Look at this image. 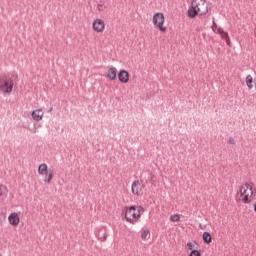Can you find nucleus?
Here are the masks:
<instances>
[{"label":"nucleus","mask_w":256,"mask_h":256,"mask_svg":"<svg viewBox=\"0 0 256 256\" xmlns=\"http://www.w3.org/2000/svg\"><path fill=\"white\" fill-rule=\"evenodd\" d=\"M255 196L256 188H254L253 183L244 182L239 186L237 190V200L242 204H251Z\"/></svg>","instance_id":"1"},{"label":"nucleus","mask_w":256,"mask_h":256,"mask_svg":"<svg viewBox=\"0 0 256 256\" xmlns=\"http://www.w3.org/2000/svg\"><path fill=\"white\" fill-rule=\"evenodd\" d=\"M145 210L140 205L125 207L124 215L127 223L135 225L141 219Z\"/></svg>","instance_id":"2"},{"label":"nucleus","mask_w":256,"mask_h":256,"mask_svg":"<svg viewBox=\"0 0 256 256\" xmlns=\"http://www.w3.org/2000/svg\"><path fill=\"white\" fill-rule=\"evenodd\" d=\"M208 13V4L206 0H193L188 9V17L194 19L197 16H204Z\"/></svg>","instance_id":"3"},{"label":"nucleus","mask_w":256,"mask_h":256,"mask_svg":"<svg viewBox=\"0 0 256 256\" xmlns=\"http://www.w3.org/2000/svg\"><path fill=\"white\" fill-rule=\"evenodd\" d=\"M38 175L40 177H43V181L45 184H51L54 177V171L51 168L48 169L47 164L42 163L38 166Z\"/></svg>","instance_id":"4"},{"label":"nucleus","mask_w":256,"mask_h":256,"mask_svg":"<svg viewBox=\"0 0 256 256\" xmlns=\"http://www.w3.org/2000/svg\"><path fill=\"white\" fill-rule=\"evenodd\" d=\"M15 82L7 76L0 77V91L1 93H6L7 95L13 92V87Z\"/></svg>","instance_id":"5"},{"label":"nucleus","mask_w":256,"mask_h":256,"mask_svg":"<svg viewBox=\"0 0 256 256\" xmlns=\"http://www.w3.org/2000/svg\"><path fill=\"white\" fill-rule=\"evenodd\" d=\"M153 25L159 29L160 32L165 33L167 31V27L165 26V16L161 12H157L153 15L152 18Z\"/></svg>","instance_id":"6"},{"label":"nucleus","mask_w":256,"mask_h":256,"mask_svg":"<svg viewBox=\"0 0 256 256\" xmlns=\"http://www.w3.org/2000/svg\"><path fill=\"white\" fill-rule=\"evenodd\" d=\"M106 24L102 18H96L92 22V29L95 33H103L105 30Z\"/></svg>","instance_id":"7"},{"label":"nucleus","mask_w":256,"mask_h":256,"mask_svg":"<svg viewBox=\"0 0 256 256\" xmlns=\"http://www.w3.org/2000/svg\"><path fill=\"white\" fill-rule=\"evenodd\" d=\"M8 223L11 227L17 228L20 224V212H11L8 216Z\"/></svg>","instance_id":"8"},{"label":"nucleus","mask_w":256,"mask_h":256,"mask_svg":"<svg viewBox=\"0 0 256 256\" xmlns=\"http://www.w3.org/2000/svg\"><path fill=\"white\" fill-rule=\"evenodd\" d=\"M144 190V185L141 181L136 180L132 183V193L135 196H142Z\"/></svg>","instance_id":"9"},{"label":"nucleus","mask_w":256,"mask_h":256,"mask_svg":"<svg viewBox=\"0 0 256 256\" xmlns=\"http://www.w3.org/2000/svg\"><path fill=\"white\" fill-rule=\"evenodd\" d=\"M108 81H115L117 77V69L113 66H109L106 72Z\"/></svg>","instance_id":"10"},{"label":"nucleus","mask_w":256,"mask_h":256,"mask_svg":"<svg viewBox=\"0 0 256 256\" xmlns=\"http://www.w3.org/2000/svg\"><path fill=\"white\" fill-rule=\"evenodd\" d=\"M118 79H119L120 83H128V81L130 79V75L126 70L121 69L118 73Z\"/></svg>","instance_id":"11"},{"label":"nucleus","mask_w":256,"mask_h":256,"mask_svg":"<svg viewBox=\"0 0 256 256\" xmlns=\"http://www.w3.org/2000/svg\"><path fill=\"white\" fill-rule=\"evenodd\" d=\"M32 118L34 119V121H42L43 117H44V113L42 111V109H36L32 112Z\"/></svg>","instance_id":"12"},{"label":"nucleus","mask_w":256,"mask_h":256,"mask_svg":"<svg viewBox=\"0 0 256 256\" xmlns=\"http://www.w3.org/2000/svg\"><path fill=\"white\" fill-rule=\"evenodd\" d=\"M245 82H246V85H247L248 89H253L254 80H253V77L251 75H248L246 77Z\"/></svg>","instance_id":"13"},{"label":"nucleus","mask_w":256,"mask_h":256,"mask_svg":"<svg viewBox=\"0 0 256 256\" xmlns=\"http://www.w3.org/2000/svg\"><path fill=\"white\" fill-rule=\"evenodd\" d=\"M180 220H181L180 214H173L170 216V222H172V223H179Z\"/></svg>","instance_id":"14"},{"label":"nucleus","mask_w":256,"mask_h":256,"mask_svg":"<svg viewBox=\"0 0 256 256\" xmlns=\"http://www.w3.org/2000/svg\"><path fill=\"white\" fill-rule=\"evenodd\" d=\"M212 30L219 35L224 32V30L221 27H219L215 22L212 25Z\"/></svg>","instance_id":"15"},{"label":"nucleus","mask_w":256,"mask_h":256,"mask_svg":"<svg viewBox=\"0 0 256 256\" xmlns=\"http://www.w3.org/2000/svg\"><path fill=\"white\" fill-rule=\"evenodd\" d=\"M203 241L206 243V244H210L211 241H212V238H211V235L209 232H204L203 234Z\"/></svg>","instance_id":"16"},{"label":"nucleus","mask_w":256,"mask_h":256,"mask_svg":"<svg viewBox=\"0 0 256 256\" xmlns=\"http://www.w3.org/2000/svg\"><path fill=\"white\" fill-rule=\"evenodd\" d=\"M150 238V231L149 230H144V231H142V233H141V239L143 240V241H146V240H148Z\"/></svg>","instance_id":"17"},{"label":"nucleus","mask_w":256,"mask_h":256,"mask_svg":"<svg viewBox=\"0 0 256 256\" xmlns=\"http://www.w3.org/2000/svg\"><path fill=\"white\" fill-rule=\"evenodd\" d=\"M221 38L224 39L227 43V45L230 46V38H229V35L227 32L223 31L221 34H220Z\"/></svg>","instance_id":"18"},{"label":"nucleus","mask_w":256,"mask_h":256,"mask_svg":"<svg viewBox=\"0 0 256 256\" xmlns=\"http://www.w3.org/2000/svg\"><path fill=\"white\" fill-rule=\"evenodd\" d=\"M196 242H188L187 243V250L190 252L196 251L195 250Z\"/></svg>","instance_id":"19"},{"label":"nucleus","mask_w":256,"mask_h":256,"mask_svg":"<svg viewBox=\"0 0 256 256\" xmlns=\"http://www.w3.org/2000/svg\"><path fill=\"white\" fill-rule=\"evenodd\" d=\"M189 256H201V252L199 250L191 251Z\"/></svg>","instance_id":"20"},{"label":"nucleus","mask_w":256,"mask_h":256,"mask_svg":"<svg viewBox=\"0 0 256 256\" xmlns=\"http://www.w3.org/2000/svg\"><path fill=\"white\" fill-rule=\"evenodd\" d=\"M97 9L100 11V12H103L105 10V6L103 4H98L97 5Z\"/></svg>","instance_id":"21"},{"label":"nucleus","mask_w":256,"mask_h":256,"mask_svg":"<svg viewBox=\"0 0 256 256\" xmlns=\"http://www.w3.org/2000/svg\"><path fill=\"white\" fill-rule=\"evenodd\" d=\"M228 143H229L230 145H235V139H234V138H230L229 141H228Z\"/></svg>","instance_id":"22"},{"label":"nucleus","mask_w":256,"mask_h":256,"mask_svg":"<svg viewBox=\"0 0 256 256\" xmlns=\"http://www.w3.org/2000/svg\"><path fill=\"white\" fill-rule=\"evenodd\" d=\"M3 196V189H1V186H0V197Z\"/></svg>","instance_id":"23"},{"label":"nucleus","mask_w":256,"mask_h":256,"mask_svg":"<svg viewBox=\"0 0 256 256\" xmlns=\"http://www.w3.org/2000/svg\"><path fill=\"white\" fill-rule=\"evenodd\" d=\"M254 211L256 212V203H254Z\"/></svg>","instance_id":"24"},{"label":"nucleus","mask_w":256,"mask_h":256,"mask_svg":"<svg viewBox=\"0 0 256 256\" xmlns=\"http://www.w3.org/2000/svg\"><path fill=\"white\" fill-rule=\"evenodd\" d=\"M0 256H3V255L0 253Z\"/></svg>","instance_id":"25"},{"label":"nucleus","mask_w":256,"mask_h":256,"mask_svg":"<svg viewBox=\"0 0 256 256\" xmlns=\"http://www.w3.org/2000/svg\"><path fill=\"white\" fill-rule=\"evenodd\" d=\"M255 87H256V84H255Z\"/></svg>","instance_id":"26"}]
</instances>
